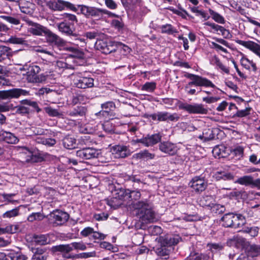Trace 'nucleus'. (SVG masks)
Wrapping results in <instances>:
<instances>
[{
  "mask_svg": "<svg viewBox=\"0 0 260 260\" xmlns=\"http://www.w3.org/2000/svg\"><path fill=\"white\" fill-rule=\"evenodd\" d=\"M62 16L64 19L63 21L69 22V24H72L73 26H74L75 22H77L76 16L75 15L66 13Z\"/></svg>",
  "mask_w": 260,
  "mask_h": 260,
  "instance_id": "nucleus-41",
  "label": "nucleus"
},
{
  "mask_svg": "<svg viewBox=\"0 0 260 260\" xmlns=\"http://www.w3.org/2000/svg\"><path fill=\"white\" fill-rule=\"evenodd\" d=\"M180 238L178 235H166L161 236L158 238L159 244L156 249V253L158 255L168 256L172 249V246L177 244Z\"/></svg>",
  "mask_w": 260,
  "mask_h": 260,
  "instance_id": "nucleus-2",
  "label": "nucleus"
},
{
  "mask_svg": "<svg viewBox=\"0 0 260 260\" xmlns=\"http://www.w3.org/2000/svg\"><path fill=\"white\" fill-rule=\"evenodd\" d=\"M93 229L88 226L85 228H84L81 232L80 235L84 237H88L90 235H92V233H93Z\"/></svg>",
  "mask_w": 260,
  "mask_h": 260,
  "instance_id": "nucleus-57",
  "label": "nucleus"
},
{
  "mask_svg": "<svg viewBox=\"0 0 260 260\" xmlns=\"http://www.w3.org/2000/svg\"><path fill=\"white\" fill-rule=\"evenodd\" d=\"M251 108H246L244 110H237L235 113H234L233 117H243L248 115L250 114V111Z\"/></svg>",
  "mask_w": 260,
  "mask_h": 260,
  "instance_id": "nucleus-49",
  "label": "nucleus"
},
{
  "mask_svg": "<svg viewBox=\"0 0 260 260\" xmlns=\"http://www.w3.org/2000/svg\"><path fill=\"white\" fill-rule=\"evenodd\" d=\"M9 42L14 44H24L26 43V41L24 39L16 37H11L9 39Z\"/></svg>",
  "mask_w": 260,
  "mask_h": 260,
  "instance_id": "nucleus-52",
  "label": "nucleus"
},
{
  "mask_svg": "<svg viewBox=\"0 0 260 260\" xmlns=\"http://www.w3.org/2000/svg\"><path fill=\"white\" fill-rule=\"evenodd\" d=\"M48 30H46L45 28L40 25H36V27L31 28V32L35 35L41 36L43 33L46 35V31Z\"/></svg>",
  "mask_w": 260,
  "mask_h": 260,
  "instance_id": "nucleus-46",
  "label": "nucleus"
},
{
  "mask_svg": "<svg viewBox=\"0 0 260 260\" xmlns=\"http://www.w3.org/2000/svg\"><path fill=\"white\" fill-rule=\"evenodd\" d=\"M13 251H7L6 252H0L1 260H9L11 259Z\"/></svg>",
  "mask_w": 260,
  "mask_h": 260,
  "instance_id": "nucleus-59",
  "label": "nucleus"
},
{
  "mask_svg": "<svg viewBox=\"0 0 260 260\" xmlns=\"http://www.w3.org/2000/svg\"><path fill=\"white\" fill-rule=\"evenodd\" d=\"M212 61H214V63L217 69H220L222 72L226 74H229L230 71L229 68L225 66L218 57L214 56Z\"/></svg>",
  "mask_w": 260,
  "mask_h": 260,
  "instance_id": "nucleus-37",
  "label": "nucleus"
},
{
  "mask_svg": "<svg viewBox=\"0 0 260 260\" xmlns=\"http://www.w3.org/2000/svg\"><path fill=\"white\" fill-rule=\"evenodd\" d=\"M92 237L94 240H104L105 238L106 235L103 233H99V232H95V231H93V233H92Z\"/></svg>",
  "mask_w": 260,
  "mask_h": 260,
  "instance_id": "nucleus-62",
  "label": "nucleus"
},
{
  "mask_svg": "<svg viewBox=\"0 0 260 260\" xmlns=\"http://www.w3.org/2000/svg\"><path fill=\"white\" fill-rule=\"evenodd\" d=\"M3 140L7 143L15 144L19 142V139L13 133L4 131L1 134Z\"/></svg>",
  "mask_w": 260,
  "mask_h": 260,
  "instance_id": "nucleus-26",
  "label": "nucleus"
},
{
  "mask_svg": "<svg viewBox=\"0 0 260 260\" xmlns=\"http://www.w3.org/2000/svg\"><path fill=\"white\" fill-rule=\"evenodd\" d=\"M113 153L117 157L124 158L131 154V151L128 148L124 145H117L112 147Z\"/></svg>",
  "mask_w": 260,
  "mask_h": 260,
  "instance_id": "nucleus-16",
  "label": "nucleus"
},
{
  "mask_svg": "<svg viewBox=\"0 0 260 260\" xmlns=\"http://www.w3.org/2000/svg\"><path fill=\"white\" fill-rule=\"evenodd\" d=\"M95 48L103 53L107 54L115 51V46L112 42H107L103 40H97L94 45Z\"/></svg>",
  "mask_w": 260,
  "mask_h": 260,
  "instance_id": "nucleus-10",
  "label": "nucleus"
},
{
  "mask_svg": "<svg viewBox=\"0 0 260 260\" xmlns=\"http://www.w3.org/2000/svg\"><path fill=\"white\" fill-rule=\"evenodd\" d=\"M131 190L129 189H121L118 193V197L119 199H117V197L112 198L109 201L108 204L114 208H117L122 204V201L124 200L125 198H129Z\"/></svg>",
  "mask_w": 260,
  "mask_h": 260,
  "instance_id": "nucleus-9",
  "label": "nucleus"
},
{
  "mask_svg": "<svg viewBox=\"0 0 260 260\" xmlns=\"http://www.w3.org/2000/svg\"><path fill=\"white\" fill-rule=\"evenodd\" d=\"M69 218V214L60 210L53 211L49 214V220L54 225H61L66 222Z\"/></svg>",
  "mask_w": 260,
  "mask_h": 260,
  "instance_id": "nucleus-4",
  "label": "nucleus"
},
{
  "mask_svg": "<svg viewBox=\"0 0 260 260\" xmlns=\"http://www.w3.org/2000/svg\"><path fill=\"white\" fill-rule=\"evenodd\" d=\"M104 131L108 133H112L115 131V125L111 121H106L102 124Z\"/></svg>",
  "mask_w": 260,
  "mask_h": 260,
  "instance_id": "nucleus-40",
  "label": "nucleus"
},
{
  "mask_svg": "<svg viewBox=\"0 0 260 260\" xmlns=\"http://www.w3.org/2000/svg\"><path fill=\"white\" fill-rule=\"evenodd\" d=\"M185 76L190 79L196 86H210L211 85V82L209 80L199 76L187 73Z\"/></svg>",
  "mask_w": 260,
  "mask_h": 260,
  "instance_id": "nucleus-14",
  "label": "nucleus"
},
{
  "mask_svg": "<svg viewBox=\"0 0 260 260\" xmlns=\"http://www.w3.org/2000/svg\"><path fill=\"white\" fill-rule=\"evenodd\" d=\"M93 141L90 135H84L78 139V144L81 146L89 145Z\"/></svg>",
  "mask_w": 260,
  "mask_h": 260,
  "instance_id": "nucleus-38",
  "label": "nucleus"
},
{
  "mask_svg": "<svg viewBox=\"0 0 260 260\" xmlns=\"http://www.w3.org/2000/svg\"><path fill=\"white\" fill-rule=\"evenodd\" d=\"M27 258V257L24 255L19 253H15L13 251L11 260H26Z\"/></svg>",
  "mask_w": 260,
  "mask_h": 260,
  "instance_id": "nucleus-60",
  "label": "nucleus"
},
{
  "mask_svg": "<svg viewBox=\"0 0 260 260\" xmlns=\"http://www.w3.org/2000/svg\"><path fill=\"white\" fill-rule=\"evenodd\" d=\"M134 157L138 159H153L154 157V154L150 153L147 150H144L135 154Z\"/></svg>",
  "mask_w": 260,
  "mask_h": 260,
  "instance_id": "nucleus-36",
  "label": "nucleus"
},
{
  "mask_svg": "<svg viewBox=\"0 0 260 260\" xmlns=\"http://www.w3.org/2000/svg\"><path fill=\"white\" fill-rule=\"evenodd\" d=\"M19 214V209L18 208H14L12 210L8 211L4 213L2 217L4 218H10L17 216Z\"/></svg>",
  "mask_w": 260,
  "mask_h": 260,
  "instance_id": "nucleus-47",
  "label": "nucleus"
},
{
  "mask_svg": "<svg viewBox=\"0 0 260 260\" xmlns=\"http://www.w3.org/2000/svg\"><path fill=\"white\" fill-rule=\"evenodd\" d=\"M19 7L21 12L26 14H32L34 13L35 5L30 2L20 0Z\"/></svg>",
  "mask_w": 260,
  "mask_h": 260,
  "instance_id": "nucleus-19",
  "label": "nucleus"
},
{
  "mask_svg": "<svg viewBox=\"0 0 260 260\" xmlns=\"http://www.w3.org/2000/svg\"><path fill=\"white\" fill-rule=\"evenodd\" d=\"M47 6L50 9L54 11H61L64 10L66 8L74 12H76L78 10L73 4L63 0L49 1L47 4Z\"/></svg>",
  "mask_w": 260,
  "mask_h": 260,
  "instance_id": "nucleus-3",
  "label": "nucleus"
},
{
  "mask_svg": "<svg viewBox=\"0 0 260 260\" xmlns=\"http://www.w3.org/2000/svg\"><path fill=\"white\" fill-rule=\"evenodd\" d=\"M235 183L245 186L251 185L260 189V179L254 180L253 178L250 175L240 177L235 181Z\"/></svg>",
  "mask_w": 260,
  "mask_h": 260,
  "instance_id": "nucleus-12",
  "label": "nucleus"
},
{
  "mask_svg": "<svg viewBox=\"0 0 260 260\" xmlns=\"http://www.w3.org/2000/svg\"><path fill=\"white\" fill-rule=\"evenodd\" d=\"M28 95H29V91L21 88H13L0 91V98L2 99H17L22 96H27Z\"/></svg>",
  "mask_w": 260,
  "mask_h": 260,
  "instance_id": "nucleus-6",
  "label": "nucleus"
},
{
  "mask_svg": "<svg viewBox=\"0 0 260 260\" xmlns=\"http://www.w3.org/2000/svg\"><path fill=\"white\" fill-rule=\"evenodd\" d=\"M226 148L222 145L215 146L212 149V154L215 158H220L226 156Z\"/></svg>",
  "mask_w": 260,
  "mask_h": 260,
  "instance_id": "nucleus-29",
  "label": "nucleus"
},
{
  "mask_svg": "<svg viewBox=\"0 0 260 260\" xmlns=\"http://www.w3.org/2000/svg\"><path fill=\"white\" fill-rule=\"evenodd\" d=\"M46 39L48 42L58 47H62L65 45V41L62 39L49 30L46 31Z\"/></svg>",
  "mask_w": 260,
  "mask_h": 260,
  "instance_id": "nucleus-17",
  "label": "nucleus"
},
{
  "mask_svg": "<svg viewBox=\"0 0 260 260\" xmlns=\"http://www.w3.org/2000/svg\"><path fill=\"white\" fill-rule=\"evenodd\" d=\"M72 43L81 47H83L86 44L85 39L81 36L77 40H74V42H72Z\"/></svg>",
  "mask_w": 260,
  "mask_h": 260,
  "instance_id": "nucleus-64",
  "label": "nucleus"
},
{
  "mask_svg": "<svg viewBox=\"0 0 260 260\" xmlns=\"http://www.w3.org/2000/svg\"><path fill=\"white\" fill-rule=\"evenodd\" d=\"M26 105L21 104L16 107V112L18 114H27L29 112L30 109Z\"/></svg>",
  "mask_w": 260,
  "mask_h": 260,
  "instance_id": "nucleus-51",
  "label": "nucleus"
},
{
  "mask_svg": "<svg viewBox=\"0 0 260 260\" xmlns=\"http://www.w3.org/2000/svg\"><path fill=\"white\" fill-rule=\"evenodd\" d=\"M213 177L216 180H219L221 179L224 180H231L234 178V175L230 173H225L222 172H217L213 176Z\"/></svg>",
  "mask_w": 260,
  "mask_h": 260,
  "instance_id": "nucleus-35",
  "label": "nucleus"
},
{
  "mask_svg": "<svg viewBox=\"0 0 260 260\" xmlns=\"http://www.w3.org/2000/svg\"><path fill=\"white\" fill-rule=\"evenodd\" d=\"M190 187L196 191H202L206 187V183L204 180L199 177L193 178L190 183Z\"/></svg>",
  "mask_w": 260,
  "mask_h": 260,
  "instance_id": "nucleus-22",
  "label": "nucleus"
},
{
  "mask_svg": "<svg viewBox=\"0 0 260 260\" xmlns=\"http://www.w3.org/2000/svg\"><path fill=\"white\" fill-rule=\"evenodd\" d=\"M58 28L60 32L68 36L72 35L74 30V26L66 21L58 23Z\"/></svg>",
  "mask_w": 260,
  "mask_h": 260,
  "instance_id": "nucleus-27",
  "label": "nucleus"
},
{
  "mask_svg": "<svg viewBox=\"0 0 260 260\" xmlns=\"http://www.w3.org/2000/svg\"><path fill=\"white\" fill-rule=\"evenodd\" d=\"M248 255L251 257H256L260 255V245L253 244L250 245L247 250Z\"/></svg>",
  "mask_w": 260,
  "mask_h": 260,
  "instance_id": "nucleus-34",
  "label": "nucleus"
},
{
  "mask_svg": "<svg viewBox=\"0 0 260 260\" xmlns=\"http://www.w3.org/2000/svg\"><path fill=\"white\" fill-rule=\"evenodd\" d=\"M179 108L184 110L190 114H205L207 111L202 105L198 104L192 105L186 103H181L179 105Z\"/></svg>",
  "mask_w": 260,
  "mask_h": 260,
  "instance_id": "nucleus-7",
  "label": "nucleus"
},
{
  "mask_svg": "<svg viewBox=\"0 0 260 260\" xmlns=\"http://www.w3.org/2000/svg\"><path fill=\"white\" fill-rule=\"evenodd\" d=\"M188 258L189 260H207L209 257L198 253H191Z\"/></svg>",
  "mask_w": 260,
  "mask_h": 260,
  "instance_id": "nucleus-48",
  "label": "nucleus"
},
{
  "mask_svg": "<svg viewBox=\"0 0 260 260\" xmlns=\"http://www.w3.org/2000/svg\"><path fill=\"white\" fill-rule=\"evenodd\" d=\"M73 250L71 247V244H61L53 246L52 251L53 252H60L63 253V256L64 257L70 258L72 257L68 254L70 252Z\"/></svg>",
  "mask_w": 260,
  "mask_h": 260,
  "instance_id": "nucleus-21",
  "label": "nucleus"
},
{
  "mask_svg": "<svg viewBox=\"0 0 260 260\" xmlns=\"http://www.w3.org/2000/svg\"><path fill=\"white\" fill-rule=\"evenodd\" d=\"M156 84L154 82H146L142 87L141 90L146 91L148 92H152L156 88Z\"/></svg>",
  "mask_w": 260,
  "mask_h": 260,
  "instance_id": "nucleus-44",
  "label": "nucleus"
},
{
  "mask_svg": "<svg viewBox=\"0 0 260 260\" xmlns=\"http://www.w3.org/2000/svg\"><path fill=\"white\" fill-rule=\"evenodd\" d=\"M63 147L68 149H73L77 147L76 139L70 136H67L62 139Z\"/></svg>",
  "mask_w": 260,
  "mask_h": 260,
  "instance_id": "nucleus-28",
  "label": "nucleus"
},
{
  "mask_svg": "<svg viewBox=\"0 0 260 260\" xmlns=\"http://www.w3.org/2000/svg\"><path fill=\"white\" fill-rule=\"evenodd\" d=\"M158 121H177L179 119V116L177 113L171 114L167 112H158Z\"/></svg>",
  "mask_w": 260,
  "mask_h": 260,
  "instance_id": "nucleus-23",
  "label": "nucleus"
},
{
  "mask_svg": "<svg viewBox=\"0 0 260 260\" xmlns=\"http://www.w3.org/2000/svg\"><path fill=\"white\" fill-rule=\"evenodd\" d=\"M212 19L218 23L223 24L225 20L221 13H219L215 10H212Z\"/></svg>",
  "mask_w": 260,
  "mask_h": 260,
  "instance_id": "nucleus-39",
  "label": "nucleus"
},
{
  "mask_svg": "<svg viewBox=\"0 0 260 260\" xmlns=\"http://www.w3.org/2000/svg\"><path fill=\"white\" fill-rule=\"evenodd\" d=\"M41 71L40 68L37 65L30 66L27 72V79L29 82L38 83L41 82L38 74Z\"/></svg>",
  "mask_w": 260,
  "mask_h": 260,
  "instance_id": "nucleus-13",
  "label": "nucleus"
},
{
  "mask_svg": "<svg viewBox=\"0 0 260 260\" xmlns=\"http://www.w3.org/2000/svg\"><path fill=\"white\" fill-rule=\"evenodd\" d=\"M251 61H252L249 60L247 58L243 57L241 59V64L245 69H246L247 70H250V63H251Z\"/></svg>",
  "mask_w": 260,
  "mask_h": 260,
  "instance_id": "nucleus-61",
  "label": "nucleus"
},
{
  "mask_svg": "<svg viewBox=\"0 0 260 260\" xmlns=\"http://www.w3.org/2000/svg\"><path fill=\"white\" fill-rule=\"evenodd\" d=\"M225 209L224 206L219 204L212 205V216L222 214L224 212Z\"/></svg>",
  "mask_w": 260,
  "mask_h": 260,
  "instance_id": "nucleus-42",
  "label": "nucleus"
},
{
  "mask_svg": "<svg viewBox=\"0 0 260 260\" xmlns=\"http://www.w3.org/2000/svg\"><path fill=\"white\" fill-rule=\"evenodd\" d=\"M101 107L102 109L109 111V113L110 111L113 110V109L115 108V104L112 102H108L103 104Z\"/></svg>",
  "mask_w": 260,
  "mask_h": 260,
  "instance_id": "nucleus-55",
  "label": "nucleus"
},
{
  "mask_svg": "<svg viewBox=\"0 0 260 260\" xmlns=\"http://www.w3.org/2000/svg\"><path fill=\"white\" fill-rule=\"evenodd\" d=\"M233 152L236 156L242 157L244 152V148L242 146H237L234 149Z\"/></svg>",
  "mask_w": 260,
  "mask_h": 260,
  "instance_id": "nucleus-63",
  "label": "nucleus"
},
{
  "mask_svg": "<svg viewBox=\"0 0 260 260\" xmlns=\"http://www.w3.org/2000/svg\"><path fill=\"white\" fill-rule=\"evenodd\" d=\"M161 32L169 35H174L178 32L177 29L170 24L162 25L159 27Z\"/></svg>",
  "mask_w": 260,
  "mask_h": 260,
  "instance_id": "nucleus-33",
  "label": "nucleus"
},
{
  "mask_svg": "<svg viewBox=\"0 0 260 260\" xmlns=\"http://www.w3.org/2000/svg\"><path fill=\"white\" fill-rule=\"evenodd\" d=\"M212 33H216L218 35L221 34L225 39H229L232 37V35L228 30L213 23H212Z\"/></svg>",
  "mask_w": 260,
  "mask_h": 260,
  "instance_id": "nucleus-25",
  "label": "nucleus"
},
{
  "mask_svg": "<svg viewBox=\"0 0 260 260\" xmlns=\"http://www.w3.org/2000/svg\"><path fill=\"white\" fill-rule=\"evenodd\" d=\"M161 136L159 134L148 135L145 137V146H152L161 141Z\"/></svg>",
  "mask_w": 260,
  "mask_h": 260,
  "instance_id": "nucleus-24",
  "label": "nucleus"
},
{
  "mask_svg": "<svg viewBox=\"0 0 260 260\" xmlns=\"http://www.w3.org/2000/svg\"><path fill=\"white\" fill-rule=\"evenodd\" d=\"M99 155V151L91 147L84 148L76 151V156L83 160L96 158Z\"/></svg>",
  "mask_w": 260,
  "mask_h": 260,
  "instance_id": "nucleus-8",
  "label": "nucleus"
},
{
  "mask_svg": "<svg viewBox=\"0 0 260 260\" xmlns=\"http://www.w3.org/2000/svg\"><path fill=\"white\" fill-rule=\"evenodd\" d=\"M44 109L45 112L50 116L60 117L63 115L62 113L57 109H53L51 107H45Z\"/></svg>",
  "mask_w": 260,
  "mask_h": 260,
  "instance_id": "nucleus-45",
  "label": "nucleus"
},
{
  "mask_svg": "<svg viewBox=\"0 0 260 260\" xmlns=\"http://www.w3.org/2000/svg\"><path fill=\"white\" fill-rule=\"evenodd\" d=\"M237 43L252 51L257 56H259L260 55V45L258 44L251 41H244L240 40H238Z\"/></svg>",
  "mask_w": 260,
  "mask_h": 260,
  "instance_id": "nucleus-18",
  "label": "nucleus"
},
{
  "mask_svg": "<svg viewBox=\"0 0 260 260\" xmlns=\"http://www.w3.org/2000/svg\"><path fill=\"white\" fill-rule=\"evenodd\" d=\"M72 248L84 250L86 249V246L83 242H73L71 243Z\"/></svg>",
  "mask_w": 260,
  "mask_h": 260,
  "instance_id": "nucleus-56",
  "label": "nucleus"
},
{
  "mask_svg": "<svg viewBox=\"0 0 260 260\" xmlns=\"http://www.w3.org/2000/svg\"><path fill=\"white\" fill-rule=\"evenodd\" d=\"M87 112V108L85 106H77L73 109L68 112V115L74 118L85 117Z\"/></svg>",
  "mask_w": 260,
  "mask_h": 260,
  "instance_id": "nucleus-20",
  "label": "nucleus"
},
{
  "mask_svg": "<svg viewBox=\"0 0 260 260\" xmlns=\"http://www.w3.org/2000/svg\"><path fill=\"white\" fill-rule=\"evenodd\" d=\"M246 219L244 216L240 214H234V228H241L245 224Z\"/></svg>",
  "mask_w": 260,
  "mask_h": 260,
  "instance_id": "nucleus-30",
  "label": "nucleus"
},
{
  "mask_svg": "<svg viewBox=\"0 0 260 260\" xmlns=\"http://www.w3.org/2000/svg\"><path fill=\"white\" fill-rule=\"evenodd\" d=\"M49 235H40L34 236L35 242L38 245H45L50 243Z\"/></svg>",
  "mask_w": 260,
  "mask_h": 260,
  "instance_id": "nucleus-32",
  "label": "nucleus"
},
{
  "mask_svg": "<svg viewBox=\"0 0 260 260\" xmlns=\"http://www.w3.org/2000/svg\"><path fill=\"white\" fill-rule=\"evenodd\" d=\"M73 83L78 88L85 89L94 86V79L89 77L81 76L78 74L73 75Z\"/></svg>",
  "mask_w": 260,
  "mask_h": 260,
  "instance_id": "nucleus-5",
  "label": "nucleus"
},
{
  "mask_svg": "<svg viewBox=\"0 0 260 260\" xmlns=\"http://www.w3.org/2000/svg\"><path fill=\"white\" fill-rule=\"evenodd\" d=\"M1 17L12 24L18 25L20 23V21L19 19L12 17L1 16Z\"/></svg>",
  "mask_w": 260,
  "mask_h": 260,
  "instance_id": "nucleus-54",
  "label": "nucleus"
},
{
  "mask_svg": "<svg viewBox=\"0 0 260 260\" xmlns=\"http://www.w3.org/2000/svg\"><path fill=\"white\" fill-rule=\"evenodd\" d=\"M39 143H41L43 144L49 146H53L56 144V140L54 139L48 138H41L40 141H38Z\"/></svg>",
  "mask_w": 260,
  "mask_h": 260,
  "instance_id": "nucleus-53",
  "label": "nucleus"
},
{
  "mask_svg": "<svg viewBox=\"0 0 260 260\" xmlns=\"http://www.w3.org/2000/svg\"><path fill=\"white\" fill-rule=\"evenodd\" d=\"M234 213H229L224 215V216L221 218V220L223 222V226L226 228H234Z\"/></svg>",
  "mask_w": 260,
  "mask_h": 260,
  "instance_id": "nucleus-31",
  "label": "nucleus"
},
{
  "mask_svg": "<svg viewBox=\"0 0 260 260\" xmlns=\"http://www.w3.org/2000/svg\"><path fill=\"white\" fill-rule=\"evenodd\" d=\"M159 149L161 152L170 155L175 154L177 151V146L169 141L161 142L159 145Z\"/></svg>",
  "mask_w": 260,
  "mask_h": 260,
  "instance_id": "nucleus-15",
  "label": "nucleus"
},
{
  "mask_svg": "<svg viewBox=\"0 0 260 260\" xmlns=\"http://www.w3.org/2000/svg\"><path fill=\"white\" fill-rule=\"evenodd\" d=\"M44 216L40 212L32 213L27 217V220L30 222H33L35 220H41Z\"/></svg>",
  "mask_w": 260,
  "mask_h": 260,
  "instance_id": "nucleus-50",
  "label": "nucleus"
},
{
  "mask_svg": "<svg viewBox=\"0 0 260 260\" xmlns=\"http://www.w3.org/2000/svg\"><path fill=\"white\" fill-rule=\"evenodd\" d=\"M132 206L136 211V215L143 223L153 222L156 220L155 213L152 204L147 200L134 202Z\"/></svg>",
  "mask_w": 260,
  "mask_h": 260,
  "instance_id": "nucleus-1",
  "label": "nucleus"
},
{
  "mask_svg": "<svg viewBox=\"0 0 260 260\" xmlns=\"http://www.w3.org/2000/svg\"><path fill=\"white\" fill-rule=\"evenodd\" d=\"M109 215L107 213L102 212L99 214H95L94 218L98 221H103L107 219Z\"/></svg>",
  "mask_w": 260,
  "mask_h": 260,
  "instance_id": "nucleus-58",
  "label": "nucleus"
},
{
  "mask_svg": "<svg viewBox=\"0 0 260 260\" xmlns=\"http://www.w3.org/2000/svg\"><path fill=\"white\" fill-rule=\"evenodd\" d=\"M81 13L87 16H99L102 13L108 14V11L104 9H98L95 7H88L85 5L78 6Z\"/></svg>",
  "mask_w": 260,
  "mask_h": 260,
  "instance_id": "nucleus-11",
  "label": "nucleus"
},
{
  "mask_svg": "<svg viewBox=\"0 0 260 260\" xmlns=\"http://www.w3.org/2000/svg\"><path fill=\"white\" fill-rule=\"evenodd\" d=\"M21 104L26 105L33 108L38 113L41 111V109L39 107L38 104L36 102L31 101L28 100H23L20 101Z\"/></svg>",
  "mask_w": 260,
  "mask_h": 260,
  "instance_id": "nucleus-43",
  "label": "nucleus"
}]
</instances>
